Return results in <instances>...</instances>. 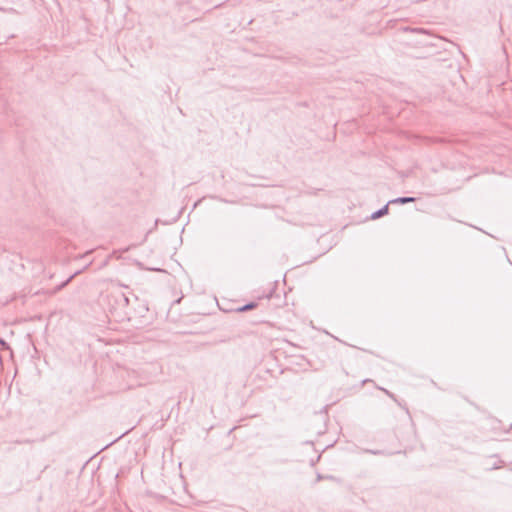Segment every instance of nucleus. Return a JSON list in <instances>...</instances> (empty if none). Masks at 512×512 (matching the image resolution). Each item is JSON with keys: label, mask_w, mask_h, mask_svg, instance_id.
<instances>
[{"label": "nucleus", "mask_w": 512, "mask_h": 512, "mask_svg": "<svg viewBox=\"0 0 512 512\" xmlns=\"http://www.w3.org/2000/svg\"><path fill=\"white\" fill-rule=\"evenodd\" d=\"M90 253H92V250L87 251L85 254H83V255L81 256V258H83V257L87 256V255H88V254H90Z\"/></svg>", "instance_id": "11"}, {"label": "nucleus", "mask_w": 512, "mask_h": 512, "mask_svg": "<svg viewBox=\"0 0 512 512\" xmlns=\"http://www.w3.org/2000/svg\"><path fill=\"white\" fill-rule=\"evenodd\" d=\"M381 390H383L390 398H392L393 400H396L395 395L393 393H391L388 390L383 389V388H381Z\"/></svg>", "instance_id": "7"}, {"label": "nucleus", "mask_w": 512, "mask_h": 512, "mask_svg": "<svg viewBox=\"0 0 512 512\" xmlns=\"http://www.w3.org/2000/svg\"><path fill=\"white\" fill-rule=\"evenodd\" d=\"M413 31H422V29L416 28V29H413Z\"/></svg>", "instance_id": "12"}, {"label": "nucleus", "mask_w": 512, "mask_h": 512, "mask_svg": "<svg viewBox=\"0 0 512 512\" xmlns=\"http://www.w3.org/2000/svg\"><path fill=\"white\" fill-rule=\"evenodd\" d=\"M415 201H416L415 197L402 196V197H398V198L390 200L388 202V204H407V203H412Z\"/></svg>", "instance_id": "1"}, {"label": "nucleus", "mask_w": 512, "mask_h": 512, "mask_svg": "<svg viewBox=\"0 0 512 512\" xmlns=\"http://www.w3.org/2000/svg\"><path fill=\"white\" fill-rule=\"evenodd\" d=\"M121 301L124 302V305L127 306L129 304V298L127 296H125V294L121 293L119 295Z\"/></svg>", "instance_id": "5"}, {"label": "nucleus", "mask_w": 512, "mask_h": 512, "mask_svg": "<svg viewBox=\"0 0 512 512\" xmlns=\"http://www.w3.org/2000/svg\"><path fill=\"white\" fill-rule=\"evenodd\" d=\"M324 479H327V480H335L336 478L332 475H324Z\"/></svg>", "instance_id": "10"}, {"label": "nucleus", "mask_w": 512, "mask_h": 512, "mask_svg": "<svg viewBox=\"0 0 512 512\" xmlns=\"http://www.w3.org/2000/svg\"><path fill=\"white\" fill-rule=\"evenodd\" d=\"M389 205L390 204L387 203L382 208H380L377 211L373 212L372 215H371V219L376 220V219H379V218L387 215L389 213Z\"/></svg>", "instance_id": "2"}, {"label": "nucleus", "mask_w": 512, "mask_h": 512, "mask_svg": "<svg viewBox=\"0 0 512 512\" xmlns=\"http://www.w3.org/2000/svg\"><path fill=\"white\" fill-rule=\"evenodd\" d=\"M321 480H324V475H322L320 473H317V475H316V482H319Z\"/></svg>", "instance_id": "8"}, {"label": "nucleus", "mask_w": 512, "mask_h": 512, "mask_svg": "<svg viewBox=\"0 0 512 512\" xmlns=\"http://www.w3.org/2000/svg\"><path fill=\"white\" fill-rule=\"evenodd\" d=\"M81 270L76 271L73 275H71L66 281H64L57 289L60 290L64 288L76 275L80 274Z\"/></svg>", "instance_id": "4"}, {"label": "nucleus", "mask_w": 512, "mask_h": 512, "mask_svg": "<svg viewBox=\"0 0 512 512\" xmlns=\"http://www.w3.org/2000/svg\"><path fill=\"white\" fill-rule=\"evenodd\" d=\"M367 452H369V453H371V454H373V455H379V454H381V453H382V452H381V451H379V450H367Z\"/></svg>", "instance_id": "9"}, {"label": "nucleus", "mask_w": 512, "mask_h": 512, "mask_svg": "<svg viewBox=\"0 0 512 512\" xmlns=\"http://www.w3.org/2000/svg\"><path fill=\"white\" fill-rule=\"evenodd\" d=\"M257 305L258 304L256 302H249V303H247V304H245V305H243L241 307H238L236 309V311H238V312H246V311H249V310H252V309L256 308Z\"/></svg>", "instance_id": "3"}, {"label": "nucleus", "mask_w": 512, "mask_h": 512, "mask_svg": "<svg viewBox=\"0 0 512 512\" xmlns=\"http://www.w3.org/2000/svg\"><path fill=\"white\" fill-rule=\"evenodd\" d=\"M0 345H2L3 349L9 348V345L6 343V341L1 338H0Z\"/></svg>", "instance_id": "6"}]
</instances>
